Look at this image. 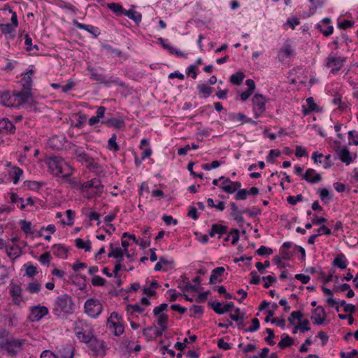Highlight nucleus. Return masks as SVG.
I'll return each mask as SVG.
<instances>
[{"mask_svg":"<svg viewBox=\"0 0 358 358\" xmlns=\"http://www.w3.org/2000/svg\"><path fill=\"white\" fill-rule=\"evenodd\" d=\"M308 108H304L303 110L304 115H308L310 112L316 111L317 110V105L315 103L313 97L310 96L306 99Z\"/></svg>","mask_w":358,"mask_h":358,"instance_id":"e433bc0d","label":"nucleus"},{"mask_svg":"<svg viewBox=\"0 0 358 358\" xmlns=\"http://www.w3.org/2000/svg\"><path fill=\"white\" fill-rule=\"evenodd\" d=\"M87 70L90 72V78L92 80L97 81L99 83H106L109 84L113 83V81L110 79L107 80L106 76L101 73H96L94 68L91 66H88Z\"/></svg>","mask_w":358,"mask_h":358,"instance_id":"a211bd4d","label":"nucleus"},{"mask_svg":"<svg viewBox=\"0 0 358 358\" xmlns=\"http://www.w3.org/2000/svg\"><path fill=\"white\" fill-rule=\"evenodd\" d=\"M73 331L78 339L83 343L90 341L94 331L92 326L82 320L75 322Z\"/></svg>","mask_w":358,"mask_h":358,"instance_id":"7ed1b4c3","label":"nucleus"},{"mask_svg":"<svg viewBox=\"0 0 358 358\" xmlns=\"http://www.w3.org/2000/svg\"><path fill=\"white\" fill-rule=\"evenodd\" d=\"M8 173L9 176L8 180H12L14 184H17L19 182L20 176L23 173V171L18 166H13Z\"/></svg>","mask_w":358,"mask_h":358,"instance_id":"b1692460","label":"nucleus"},{"mask_svg":"<svg viewBox=\"0 0 358 358\" xmlns=\"http://www.w3.org/2000/svg\"><path fill=\"white\" fill-rule=\"evenodd\" d=\"M294 344V339L286 334L282 335L281 341L278 343V345L281 349H285L292 346Z\"/></svg>","mask_w":358,"mask_h":358,"instance_id":"7c9ffc66","label":"nucleus"},{"mask_svg":"<svg viewBox=\"0 0 358 358\" xmlns=\"http://www.w3.org/2000/svg\"><path fill=\"white\" fill-rule=\"evenodd\" d=\"M335 152L341 161L345 163L346 165H349L352 162L350 152L346 147L338 146L336 148Z\"/></svg>","mask_w":358,"mask_h":358,"instance_id":"ddd939ff","label":"nucleus"},{"mask_svg":"<svg viewBox=\"0 0 358 358\" xmlns=\"http://www.w3.org/2000/svg\"><path fill=\"white\" fill-rule=\"evenodd\" d=\"M5 325L13 327L17 324V318L15 313H10L3 316Z\"/></svg>","mask_w":358,"mask_h":358,"instance_id":"4c0bfd02","label":"nucleus"},{"mask_svg":"<svg viewBox=\"0 0 358 358\" xmlns=\"http://www.w3.org/2000/svg\"><path fill=\"white\" fill-rule=\"evenodd\" d=\"M49 167L51 169L52 173L56 176L64 173L65 169H70L64 159L59 157H55L50 159Z\"/></svg>","mask_w":358,"mask_h":358,"instance_id":"6e6552de","label":"nucleus"},{"mask_svg":"<svg viewBox=\"0 0 358 358\" xmlns=\"http://www.w3.org/2000/svg\"><path fill=\"white\" fill-rule=\"evenodd\" d=\"M73 352L74 348L70 345L62 346L57 358H73Z\"/></svg>","mask_w":358,"mask_h":358,"instance_id":"5701e85b","label":"nucleus"},{"mask_svg":"<svg viewBox=\"0 0 358 358\" xmlns=\"http://www.w3.org/2000/svg\"><path fill=\"white\" fill-rule=\"evenodd\" d=\"M57 5L60 8L68 9L73 13H76V12H77V9L73 5L64 1L63 0L59 1V2L57 3Z\"/></svg>","mask_w":358,"mask_h":358,"instance_id":"864d4df0","label":"nucleus"},{"mask_svg":"<svg viewBox=\"0 0 358 358\" xmlns=\"http://www.w3.org/2000/svg\"><path fill=\"white\" fill-rule=\"evenodd\" d=\"M71 175V173H66L65 174H63L62 175V180L64 181L67 182L70 185H71L73 188L79 189L80 191V186H81L82 183L76 181L74 179H69V177H70Z\"/></svg>","mask_w":358,"mask_h":358,"instance_id":"79ce46f5","label":"nucleus"},{"mask_svg":"<svg viewBox=\"0 0 358 358\" xmlns=\"http://www.w3.org/2000/svg\"><path fill=\"white\" fill-rule=\"evenodd\" d=\"M12 13H16L14 12L8 3L1 5V21L6 22L9 21L10 18L12 17Z\"/></svg>","mask_w":358,"mask_h":358,"instance_id":"a878e982","label":"nucleus"},{"mask_svg":"<svg viewBox=\"0 0 358 358\" xmlns=\"http://www.w3.org/2000/svg\"><path fill=\"white\" fill-rule=\"evenodd\" d=\"M318 192L320 193V199L325 203L329 202L331 199V194L327 189L322 188L319 189Z\"/></svg>","mask_w":358,"mask_h":358,"instance_id":"09e8293b","label":"nucleus"},{"mask_svg":"<svg viewBox=\"0 0 358 358\" xmlns=\"http://www.w3.org/2000/svg\"><path fill=\"white\" fill-rule=\"evenodd\" d=\"M248 196V190L246 189H238L234 196L236 200H245Z\"/></svg>","mask_w":358,"mask_h":358,"instance_id":"0e129e2a","label":"nucleus"},{"mask_svg":"<svg viewBox=\"0 0 358 358\" xmlns=\"http://www.w3.org/2000/svg\"><path fill=\"white\" fill-rule=\"evenodd\" d=\"M227 226L221 225L219 224H213L208 234L210 237H213L215 234H224L227 232Z\"/></svg>","mask_w":358,"mask_h":358,"instance_id":"cd10ccee","label":"nucleus"},{"mask_svg":"<svg viewBox=\"0 0 358 358\" xmlns=\"http://www.w3.org/2000/svg\"><path fill=\"white\" fill-rule=\"evenodd\" d=\"M302 178L311 184L317 183L322 180L320 174L317 173L313 169H308Z\"/></svg>","mask_w":358,"mask_h":358,"instance_id":"2eb2a0df","label":"nucleus"},{"mask_svg":"<svg viewBox=\"0 0 358 358\" xmlns=\"http://www.w3.org/2000/svg\"><path fill=\"white\" fill-rule=\"evenodd\" d=\"M10 294L11 296H20L22 294L20 286L11 282L10 285Z\"/></svg>","mask_w":358,"mask_h":358,"instance_id":"8fccbe9b","label":"nucleus"},{"mask_svg":"<svg viewBox=\"0 0 358 358\" xmlns=\"http://www.w3.org/2000/svg\"><path fill=\"white\" fill-rule=\"evenodd\" d=\"M244 78V73L243 72L239 71L237 72L236 73L232 74L230 76L229 80L234 85H240L242 83Z\"/></svg>","mask_w":358,"mask_h":358,"instance_id":"58836bf2","label":"nucleus"},{"mask_svg":"<svg viewBox=\"0 0 358 358\" xmlns=\"http://www.w3.org/2000/svg\"><path fill=\"white\" fill-rule=\"evenodd\" d=\"M76 246L79 249H85L86 252H90L91 250V243L90 241L87 242H84L81 238H76Z\"/></svg>","mask_w":358,"mask_h":358,"instance_id":"c03bdc74","label":"nucleus"},{"mask_svg":"<svg viewBox=\"0 0 358 358\" xmlns=\"http://www.w3.org/2000/svg\"><path fill=\"white\" fill-rule=\"evenodd\" d=\"M208 304L217 314L222 315L227 313V308H224L220 302L208 301Z\"/></svg>","mask_w":358,"mask_h":358,"instance_id":"72a5a7b5","label":"nucleus"},{"mask_svg":"<svg viewBox=\"0 0 358 358\" xmlns=\"http://www.w3.org/2000/svg\"><path fill=\"white\" fill-rule=\"evenodd\" d=\"M20 225L21 229L25 234H32L31 223L30 222H27L26 220H20Z\"/></svg>","mask_w":358,"mask_h":358,"instance_id":"13d9d810","label":"nucleus"},{"mask_svg":"<svg viewBox=\"0 0 358 358\" xmlns=\"http://www.w3.org/2000/svg\"><path fill=\"white\" fill-rule=\"evenodd\" d=\"M34 74L32 69L28 71L26 76L22 78V88L31 90L32 87V79L31 76Z\"/></svg>","mask_w":358,"mask_h":358,"instance_id":"473e14b6","label":"nucleus"},{"mask_svg":"<svg viewBox=\"0 0 358 358\" xmlns=\"http://www.w3.org/2000/svg\"><path fill=\"white\" fill-rule=\"evenodd\" d=\"M347 58L345 57H335L329 55L327 59L326 66L327 67L334 66L331 70V73L336 74L342 68L344 63L346 62Z\"/></svg>","mask_w":358,"mask_h":358,"instance_id":"9b49d317","label":"nucleus"},{"mask_svg":"<svg viewBox=\"0 0 358 358\" xmlns=\"http://www.w3.org/2000/svg\"><path fill=\"white\" fill-rule=\"evenodd\" d=\"M11 21V24L9 23V21L3 22L1 23V32L8 34V39H14L15 37V29L18 27V21L16 13H12V17L10 18Z\"/></svg>","mask_w":358,"mask_h":358,"instance_id":"0eeeda50","label":"nucleus"},{"mask_svg":"<svg viewBox=\"0 0 358 358\" xmlns=\"http://www.w3.org/2000/svg\"><path fill=\"white\" fill-rule=\"evenodd\" d=\"M24 183L31 190H38L43 185H45V183L42 182L31 181V180H27V181L24 182Z\"/></svg>","mask_w":358,"mask_h":358,"instance_id":"3c124183","label":"nucleus"},{"mask_svg":"<svg viewBox=\"0 0 358 358\" xmlns=\"http://www.w3.org/2000/svg\"><path fill=\"white\" fill-rule=\"evenodd\" d=\"M108 257L117 259V261H120L121 262L123 260L124 252L120 248H115L110 251L108 254Z\"/></svg>","mask_w":358,"mask_h":358,"instance_id":"a19ab883","label":"nucleus"},{"mask_svg":"<svg viewBox=\"0 0 358 358\" xmlns=\"http://www.w3.org/2000/svg\"><path fill=\"white\" fill-rule=\"evenodd\" d=\"M303 314L300 311H293L288 317V321L291 324H294L295 320H300L302 319Z\"/></svg>","mask_w":358,"mask_h":358,"instance_id":"5fc2aeb1","label":"nucleus"},{"mask_svg":"<svg viewBox=\"0 0 358 358\" xmlns=\"http://www.w3.org/2000/svg\"><path fill=\"white\" fill-rule=\"evenodd\" d=\"M122 317L116 312H113L107 320V327L113 331L116 336L122 335L124 332V326L121 322Z\"/></svg>","mask_w":358,"mask_h":358,"instance_id":"39448f33","label":"nucleus"},{"mask_svg":"<svg viewBox=\"0 0 358 358\" xmlns=\"http://www.w3.org/2000/svg\"><path fill=\"white\" fill-rule=\"evenodd\" d=\"M73 24L76 27H77L80 29H84V30L87 31V32L91 31V29H94V26L82 24V23L79 22L78 21H77L76 20H74L73 21Z\"/></svg>","mask_w":358,"mask_h":358,"instance_id":"052dcab7","label":"nucleus"},{"mask_svg":"<svg viewBox=\"0 0 358 358\" xmlns=\"http://www.w3.org/2000/svg\"><path fill=\"white\" fill-rule=\"evenodd\" d=\"M348 263L345 256L343 253H340L334 258L332 265L341 269H345L348 266Z\"/></svg>","mask_w":358,"mask_h":358,"instance_id":"393cba45","label":"nucleus"},{"mask_svg":"<svg viewBox=\"0 0 358 358\" xmlns=\"http://www.w3.org/2000/svg\"><path fill=\"white\" fill-rule=\"evenodd\" d=\"M74 311V303L71 296L64 294L57 297L52 308V313L57 317L72 314Z\"/></svg>","mask_w":358,"mask_h":358,"instance_id":"f03ea898","label":"nucleus"},{"mask_svg":"<svg viewBox=\"0 0 358 358\" xmlns=\"http://www.w3.org/2000/svg\"><path fill=\"white\" fill-rule=\"evenodd\" d=\"M225 271V268L223 266L217 267L212 271V273L210 275L209 279V284L213 285L216 282H222V279L220 278Z\"/></svg>","mask_w":358,"mask_h":358,"instance_id":"412c9836","label":"nucleus"},{"mask_svg":"<svg viewBox=\"0 0 358 358\" xmlns=\"http://www.w3.org/2000/svg\"><path fill=\"white\" fill-rule=\"evenodd\" d=\"M87 169L92 172L98 173L101 171L100 164L94 161L93 158L87 163Z\"/></svg>","mask_w":358,"mask_h":358,"instance_id":"de8ad7c7","label":"nucleus"},{"mask_svg":"<svg viewBox=\"0 0 358 358\" xmlns=\"http://www.w3.org/2000/svg\"><path fill=\"white\" fill-rule=\"evenodd\" d=\"M49 313L46 306L37 305L30 307V314L29 320L31 322H38Z\"/></svg>","mask_w":358,"mask_h":358,"instance_id":"1a4fd4ad","label":"nucleus"},{"mask_svg":"<svg viewBox=\"0 0 358 358\" xmlns=\"http://www.w3.org/2000/svg\"><path fill=\"white\" fill-rule=\"evenodd\" d=\"M294 50L289 43H286L280 49L278 53V59L279 61L282 62L286 58L294 57Z\"/></svg>","mask_w":358,"mask_h":358,"instance_id":"4468645a","label":"nucleus"},{"mask_svg":"<svg viewBox=\"0 0 358 358\" xmlns=\"http://www.w3.org/2000/svg\"><path fill=\"white\" fill-rule=\"evenodd\" d=\"M80 191L87 194V198L92 199L94 195L101 196L103 192V185L98 178H92L81 184Z\"/></svg>","mask_w":358,"mask_h":358,"instance_id":"20e7f679","label":"nucleus"},{"mask_svg":"<svg viewBox=\"0 0 358 358\" xmlns=\"http://www.w3.org/2000/svg\"><path fill=\"white\" fill-rule=\"evenodd\" d=\"M157 317V320L153 324V327H155V324H163L164 323H167L169 320V317L167 315L164 313H159V315H156Z\"/></svg>","mask_w":358,"mask_h":358,"instance_id":"bf43d9fd","label":"nucleus"},{"mask_svg":"<svg viewBox=\"0 0 358 358\" xmlns=\"http://www.w3.org/2000/svg\"><path fill=\"white\" fill-rule=\"evenodd\" d=\"M317 29L320 30V32H322L323 34V35L324 36H330L331 34H332V33L334 31V27L331 25H328L326 27H323L322 25L318 24L317 26Z\"/></svg>","mask_w":358,"mask_h":358,"instance_id":"6e6d98bb","label":"nucleus"},{"mask_svg":"<svg viewBox=\"0 0 358 358\" xmlns=\"http://www.w3.org/2000/svg\"><path fill=\"white\" fill-rule=\"evenodd\" d=\"M226 181L228 182V185H222L220 186L224 192L234 194L241 187L240 182H234L230 179H226Z\"/></svg>","mask_w":358,"mask_h":358,"instance_id":"aec40b11","label":"nucleus"},{"mask_svg":"<svg viewBox=\"0 0 358 358\" xmlns=\"http://www.w3.org/2000/svg\"><path fill=\"white\" fill-rule=\"evenodd\" d=\"M3 131L10 134L15 131L14 124L6 117L1 118V132Z\"/></svg>","mask_w":358,"mask_h":358,"instance_id":"c85d7f7f","label":"nucleus"},{"mask_svg":"<svg viewBox=\"0 0 358 358\" xmlns=\"http://www.w3.org/2000/svg\"><path fill=\"white\" fill-rule=\"evenodd\" d=\"M107 8L117 15H124V12L126 11V10L124 9L123 7L117 3H108Z\"/></svg>","mask_w":358,"mask_h":358,"instance_id":"c9c22d12","label":"nucleus"},{"mask_svg":"<svg viewBox=\"0 0 358 358\" xmlns=\"http://www.w3.org/2000/svg\"><path fill=\"white\" fill-rule=\"evenodd\" d=\"M41 289V285L37 281L34 280L27 284L26 291L29 294H38Z\"/></svg>","mask_w":358,"mask_h":358,"instance_id":"f704fd0d","label":"nucleus"},{"mask_svg":"<svg viewBox=\"0 0 358 358\" xmlns=\"http://www.w3.org/2000/svg\"><path fill=\"white\" fill-rule=\"evenodd\" d=\"M24 266L26 268L25 273L30 278H33L35 276L37 273V268L35 266L32 264H24Z\"/></svg>","mask_w":358,"mask_h":358,"instance_id":"4d7b16f0","label":"nucleus"},{"mask_svg":"<svg viewBox=\"0 0 358 358\" xmlns=\"http://www.w3.org/2000/svg\"><path fill=\"white\" fill-rule=\"evenodd\" d=\"M262 280L264 281V287L265 288H268L272 284L276 282V278L273 275H266L262 277Z\"/></svg>","mask_w":358,"mask_h":358,"instance_id":"680f3d73","label":"nucleus"},{"mask_svg":"<svg viewBox=\"0 0 358 358\" xmlns=\"http://www.w3.org/2000/svg\"><path fill=\"white\" fill-rule=\"evenodd\" d=\"M116 139H117V137H116L115 134H113L109 138L108 142V148L110 150H112L114 152H117V151L120 150V146L117 145V143L116 142Z\"/></svg>","mask_w":358,"mask_h":358,"instance_id":"a18cd8bd","label":"nucleus"},{"mask_svg":"<svg viewBox=\"0 0 358 358\" xmlns=\"http://www.w3.org/2000/svg\"><path fill=\"white\" fill-rule=\"evenodd\" d=\"M102 48L106 50L107 53H110L115 57H122V52L119 49L114 48L111 45L108 44H103L102 45Z\"/></svg>","mask_w":358,"mask_h":358,"instance_id":"37998d69","label":"nucleus"},{"mask_svg":"<svg viewBox=\"0 0 358 358\" xmlns=\"http://www.w3.org/2000/svg\"><path fill=\"white\" fill-rule=\"evenodd\" d=\"M52 250L55 256L62 259L67 257L68 250L64 246L55 244L52 246Z\"/></svg>","mask_w":358,"mask_h":358,"instance_id":"bb28decb","label":"nucleus"},{"mask_svg":"<svg viewBox=\"0 0 358 358\" xmlns=\"http://www.w3.org/2000/svg\"><path fill=\"white\" fill-rule=\"evenodd\" d=\"M101 124H105L108 127H113L117 129L125 127V122L121 117L107 118L101 120Z\"/></svg>","mask_w":358,"mask_h":358,"instance_id":"f3484780","label":"nucleus"},{"mask_svg":"<svg viewBox=\"0 0 358 358\" xmlns=\"http://www.w3.org/2000/svg\"><path fill=\"white\" fill-rule=\"evenodd\" d=\"M245 314L244 312L241 311L240 308H236L235 309L234 314L230 315V318L235 322H238L239 320H244Z\"/></svg>","mask_w":358,"mask_h":358,"instance_id":"603ef678","label":"nucleus"},{"mask_svg":"<svg viewBox=\"0 0 358 358\" xmlns=\"http://www.w3.org/2000/svg\"><path fill=\"white\" fill-rule=\"evenodd\" d=\"M106 282V280L99 276V275H95L92 279V285L94 287H97V286H103L105 285Z\"/></svg>","mask_w":358,"mask_h":358,"instance_id":"e2e57ef3","label":"nucleus"},{"mask_svg":"<svg viewBox=\"0 0 358 358\" xmlns=\"http://www.w3.org/2000/svg\"><path fill=\"white\" fill-rule=\"evenodd\" d=\"M255 117H259L266 110V99L259 94H255L252 99Z\"/></svg>","mask_w":358,"mask_h":358,"instance_id":"9d476101","label":"nucleus"},{"mask_svg":"<svg viewBox=\"0 0 358 358\" xmlns=\"http://www.w3.org/2000/svg\"><path fill=\"white\" fill-rule=\"evenodd\" d=\"M85 312L91 317H97L103 310L102 303L94 298L87 299L84 305Z\"/></svg>","mask_w":358,"mask_h":358,"instance_id":"423d86ee","label":"nucleus"},{"mask_svg":"<svg viewBox=\"0 0 358 358\" xmlns=\"http://www.w3.org/2000/svg\"><path fill=\"white\" fill-rule=\"evenodd\" d=\"M24 339L15 338L6 330H1V354L15 357L22 350Z\"/></svg>","mask_w":358,"mask_h":358,"instance_id":"f257e3e1","label":"nucleus"},{"mask_svg":"<svg viewBox=\"0 0 358 358\" xmlns=\"http://www.w3.org/2000/svg\"><path fill=\"white\" fill-rule=\"evenodd\" d=\"M124 15L132 20L136 24H138L142 20V15L132 9L126 10Z\"/></svg>","mask_w":358,"mask_h":358,"instance_id":"2f4dec72","label":"nucleus"},{"mask_svg":"<svg viewBox=\"0 0 358 358\" xmlns=\"http://www.w3.org/2000/svg\"><path fill=\"white\" fill-rule=\"evenodd\" d=\"M260 324L259 321L257 318H253L252 320V324L249 327L248 329H245V331L254 332L257 331L259 329Z\"/></svg>","mask_w":358,"mask_h":358,"instance_id":"774afa93","label":"nucleus"},{"mask_svg":"<svg viewBox=\"0 0 358 358\" xmlns=\"http://www.w3.org/2000/svg\"><path fill=\"white\" fill-rule=\"evenodd\" d=\"M311 320H313V323L317 325H320L324 323L326 320V313L322 306H319L313 310Z\"/></svg>","mask_w":358,"mask_h":358,"instance_id":"f8f14e48","label":"nucleus"},{"mask_svg":"<svg viewBox=\"0 0 358 358\" xmlns=\"http://www.w3.org/2000/svg\"><path fill=\"white\" fill-rule=\"evenodd\" d=\"M31 90L22 88L21 92H19L15 95V99H17V104L23 105L29 102V100L33 98Z\"/></svg>","mask_w":358,"mask_h":358,"instance_id":"6ab92c4d","label":"nucleus"},{"mask_svg":"<svg viewBox=\"0 0 358 358\" xmlns=\"http://www.w3.org/2000/svg\"><path fill=\"white\" fill-rule=\"evenodd\" d=\"M229 119L232 121H239L242 124L245 123L248 117L243 113H230L229 115Z\"/></svg>","mask_w":358,"mask_h":358,"instance_id":"49530a36","label":"nucleus"},{"mask_svg":"<svg viewBox=\"0 0 358 358\" xmlns=\"http://www.w3.org/2000/svg\"><path fill=\"white\" fill-rule=\"evenodd\" d=\"M127 310L131 311V313H141L144 311V308L141 307L139 304L135 303V304H129L127 306Z\"/></svg>","mask_w":358,"mask_h":358,"instance_id":"69168bd1","label":"nucleus"},{"mask_svg":"<svg viewBox=\"0 0 358 358\" xmlns=\"http://www.w3.org/2000/svg\"><path fill=\"white\" fill-rule=\"evenodd\" d=\"M292 243L291 242H285L280 249V252L282 256V259L285 260H289L291 258V254L289 249L292 247Z\"/></svg>","mask_w":358,"mask_h":358,"instance_id":"c756f323","label":"nucleus"},{"mask_svg":"<svg viewBox=\"0 0 358 358\" xmlns=\"http://www.w3.org/2000/svg\"><path fill=\"white\" fill-rule=\"evenodd\" d=\"M257 254L260 256L269 255L273 253V250L269 248H266L264 245H262L257 251Z\"/></svg>","mask_w":358,"mask_h":358,"instance_id":"338daca9","label":"nucleus"},{"mask_svg":"<svg viewBox=\"0 0 358 358\" xmlns=\"http://www.w3.org/2000/svg\"><path fill=\"white\" fill-rule=\"evenodd\" d=\"M199 93L202 94L205 98L210 96L213 92V88L207 86L206 84H199L197 85Z\"/></svg>","mask_w":358,"mask_h":358,"instance_id":"ea45409f","label":"nucleus"},{"mask_svg":"<svg viewBox=\"0 0 358 358\" xmlns=\"http://www.w3.org/2000/svg\"><path fill=\"white\" fill-rule=\"evenodd\" d=\"M106 112V108L103 106L97 107L96 115L95 116H92L89 120L88 124L90 126H94L98 122H100V120L104 117Z\"/></svg>","mask_w":358,"mask_h":358,"instance_id":"4be33fe9","label":"nucleus"},{"mask_svg":"<svg viewBox=\"0 0 358 358\" xmlns=\"http://www.w3.org/2000/svg\"><path fill=\"white\" fill-rule=\"evenodd\" d=\"M87 343H89L90 348L94 352L95 355H99L103 352V342L94 337V335L90 338V341H87Z\"/></svg>","mask_w":358,"mask_h":358,"instance_id":"dca6fc26","label":"nucleus"}]
</instances>
